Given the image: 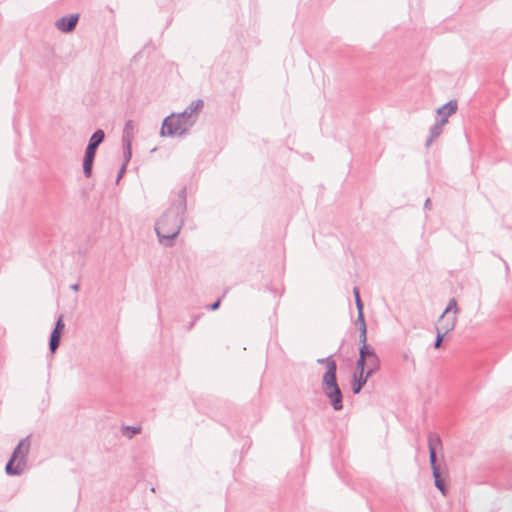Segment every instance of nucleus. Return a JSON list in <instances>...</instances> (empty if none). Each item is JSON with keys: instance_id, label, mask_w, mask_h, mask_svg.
Returning <instances> with one entry per match:
<instances>
[{"instance_id": "nucleus-1", "label": "nucleus", "mask_w": 512, "mask_h": 512, "mask_svg": "<svg viewBox=\"0 0 512 512\" xmlns=\"http://www.w3.org/2000/svg\"><path fill=\"white\" fill-rule=\"evenodd\" d=\"M187 210L186 187L179 190L177 200L173 201L168 209L159 217L155 223V232L159 242L171 247L174 239L179 234L184 224V214Z\"/></svg>"}, {"instance_id": "nucleus-2", "label": "nucleus", "mask_w": 512, "mask_h": 512, "mask_svg": "<svg viewBox=\"0 0 512 512\" xmlns=\"http://www.w3.org/2000/svg\"><path fill=\"white\" fill-rule=\"evenodd\" d=\"M203 106L204 102L198 99L192 101L183 112L167 116L162 123L161 136H182L188 133L196 122V114Z\"/></svg>"}, {"instance_id": "nucleus-3", "label": "nucleus", "mask_w": 512, "mask_h": 512, "mask_svg": "<svg viewBox=\"0 0 512 512\" xmlns=\"http://www.w3.org/2000/svg\"><path fill=\"white\" fill-rule=\"evenodd\" d=\"M30 445V436H27L19 441L5 466V472L7 475L19 476L25 471L27 467Z\"/></svg>"}, {"instance_id": "nucleus-4", "label": "nucleus", "mask_w": 512, "mask_h": 512, "mask_svg": "<svg viewBox=\"0 0 512 512\" xmlns=\"http://www.w3.org/2000/svg\"><path fill=\"white\" fill-rule=\"evenodd\" d=\"M321 389L335 411L343 409V393L337 381V373L325 372L322 376Z\"/></svg>"}, {"instance_id": "nucleus-5", "label": "nucleus", "mask_w": 512, "mask_h": 512, "mask_svg": "<svg viewBox=\"0 0 512 512\" xmlns=\"http://www.w3.org/2000/svg\"><path fill=\"white\" fill-rule=\"evenodd\" d=\"M135 124L132 120H127L124 124L122 134V144L124 150V157L126 162H129L132 156V140L134 138Z\"/></svg>"}, {"instance_id": "nucleus-6", "label": "nucleus", "mask_w": 512, "mask_h": 512, "mask_svg": "<svg viewBox=\"0 0 512 512\" xmlns=\"http://www.w3.org/2000/svg\"><path fill=\"white\" fill-rule=\"evenodd\" d=\"M65 324L63 321V315L60 314L55 322V327L52 330L49 338V349L53 354L58 349L61 341V336L64 330Z\"/></svg>"}, {"instance_id": "nucleus-7", "label": "nucleus", "mask_w": 512, "mask_h": 512, "mask_svg": "<svg viewBox=\"0 0 512 512\" xmlns=\"http://www.w3.org/2000/svg\"><path fill=\"white\" fill-rule=\"evenodd\" d=\"M79 20L78 14H70L59 18L55 22L56 28L64 33H70L74 31Z\"/></svg>"}, {"instance_id": "nucleus-8", "label": "nucleus", "mask_w": 512, "mask_h": 512, "mask_svg": "<svg viewBox=\"0 0 512 512\" xmlns=\"http://www.w3.org/2000/svg\"><path fill=\"white\" fill-rule=\"evenodd\" d=\"M105 139V132L102 129H97L90 137L88 145L85 149V154L96 156L97 148Z\"/></svg>"}, {"instance_id": "nucleus-9", "label": "nucleus", "mask_w": 512, "mask_h": 512, "mask_svg": "<svg viewBox=\"0 0 512 512\" xmlns=\"http://www.w3.org/2000/svg\"><path fill=\"white\" fill-rule=\"evenodd\" d=\"M428 450H429V461L430 463L437 462V448H442V441L440 436L435 432H429L427 436Z\"/></svg>"}, {"instance_id": "nucleus-10", "label": "nucleus", "mask_w": 512, "mask_h": 512, "mask_svg": "<svg viewBox=\"0 0 512 512\" xmlns=\"http://www.w3.org/2000/svg\"><path fill=\"white\" fill-rule=\"evenodd\" d=\"M371 376L365 373H353L351 389L354 394H359Z\"/></svg>"}, {"instance_id": "nucleus-11", "label": "nucleus", "mask_w": 512, "mask_h": 512, "mask_svg": "<svg viewBox=\"0 0 512 512\" xmlns=\"http://www.w3.org/2000/svg\"><path fill=\"white\" fill-rule=\"evenodd\" d=\"M446 124L445 118H439L435 124L430 128V136L426 140L425 146L428 148L435 139H437L443 132L444 125Z\"/></svg>"}, {"instance_id": "nucleus-12", "label": "nucleus", "mask_w": 512, "mask_h": 512, "mask_svg": "<svg viewBox=\"0 0 512 512\" xmlns=\"http://www.w3.org/2000/svg\"><path fill=\"white\" fill-rule=\"evenodd\" d=\"M430 466H431L432 475H433V478H434L435 487L437 489H439L443 495H446L447 488H446V485H445V482H444L443 478L441 477V472H440L439 465L436 462V463H430Z\"/></svg>"}, {"instance_id": "nucleus-13", "label": "nucleus", "mask_w": 512, "mask_h": 512, "mask_svg": "<svg viewBox=\"0 0 512 512\" xmlns=\"http://www.w3.org/2000/svg\"><path fill=\"white\" fill-rule=\"evenodd\" d=\"M457 107H458L457 101L450 100L446 104L439 107L437 109L436 113L440 118H445L446 123H447L449 116H451L452 114H454L456 112Z\"/></svg>"}, {"instance_id": "nucleus-14", "label": "nucleus", "mask_w": 512, "mask_h": 512, "mask_svg": "<svg viewBox=\"0 0 512 512\" xmlns=\"http://www.w3.org/2000/svg\"><path fill=\"white\" fill-rule=\"evenodd\" d=\"M317 363L321 365H325L326 371L330 373H337V363L333 358V355H329L325 358H319L317 359Z\"/></svg>"}, {"instance_id": "nucleus-15", "label": "nucleus", "mask_w": 512, "mask_h": 512, "mask_svg": "<svg viewBox=\"0 0 512 512\" xmlns=\"http://www.w3.org/2000/svg\"><path fill=\"white\" fill-rule=\"evenodd\" d=\"M381 367V361L378 355H374V357L367 359V366H366V374L372 376L374 373H376Z\"/></svg>"}, {"instance_id": "nucleus-16", "label": "nucleus", "mask_w": 512, "mask_h": 512, "mask_svg": "<svg viewBox=\"0 0 512 512\" xmlns=\"http://www.w3.org/2000/svg\"><path fill=\"white\" fill-rule=\"evenodd\" d=\"M94 156L84 154L83 158V174L85 177L89 178L92 175Z\"/></svg>"}, {"instance_id": "nucleus-17", "label": "nucleus", "mask_w": 512, "mask_h": 512, "mask_svg": "<svg viewBox=\"0 0 512 512\" xmlns=\"http://www.w3.org/2000/svg\"><path fill=\"white\" fill-rule=\"evenodd\" d=\"M456 321H457L456 316H451V317L444 316L443 322H440V319L438 320V325L436 326V330L444 331L445 327L451 326V331H452L455 327Z\"/></svg>"}, {"instance_id": "nucleus-18", "label": "nucleus", "mask_w": 512, "mask_h": 512, "mask_svg": "<svg viewBox=\"0 0 512 512\" xmlns=\"http://www.w3.org/2000/svg\"><path fill=\"white\" fill-rule=\"evenodd\" d=\"M458 304H457V301L455 298H451L448 302V305L446 307V309L444 310V312L442 313V315L440 316V322H443L444 321V316H446L449 312L453 311L454 315L453 316H456V314L458 313Z\"/></svg>"}, {"instance_id": "nucleus-19", "label": "nucleus", "mask_w": 512, "mask_h": 512, "mask_svg": "<svg viewBox=\"0 0 512 512\" xmlns=\"http://www.w3.org/2000/svg\"><path fill=\"white\" fill-rule=\"evenodd\" d=\"M376 355L375 349L368 345L367 343H364V345H361L359 348V356L363 357L365 359L374 357Z\"/></svg>"}, {"instance_id": "nucleus-20", "label": "nucleus", "mask_w": 512, "mask_h": 512, "mask_svg": "<svg viewBox=\"0 0 512 512\" xmlns=\"http://www.w3.org/2000/svg\"><path fill=\"white\" fill-rule=\"evenodd\" d=\"M451 331L450 327H445L444 331L436 330V339L434 341V348L439 349L442 345L444 336Z\"/></svg>"}, {"instance_id": "nucleus-21", "label": "nucleus", "mask_w": 512, "mask_h": 512, "mask_svg": "<svg viewBox=\"0 0 512 512\" xmlns=\"http://www.w3.org/2000/svg\"><path fill=\"white\" fill-rule=\"evenodd\" d=\"M363 309L364 308H358L357 309V318H356V325L358 326L359 329H364V326H367L366 325V321H365V317H364V312H363Z\"/></svg>"}, {"instance_id": "nucleus-22", "label": "nucleus", "mask_w": 512, "mask_h": 512, "mask_svg": "<svg viewBox=\"0 0 512 512\" xmlns=\"http://www.w3.org/2000/svg\"><path fill=\"white\" fill-rule=\"evenodd\" d=\"M366 366H367V359L360 357L356 361L355 371L357 373H365L366 372Z\"/></svg>"}, {"instance_id": "nucleus-23", "label": "nucleus", "mask_w": 512, "mask_h": 512, "mask_svg": "<svg viewBox=\"0 0 512 512\" xmlns=\"http://www.w3.org/2000/svg\"><path fill=\"white\" fill-rule=\"evenodd\" d=\"M141 431V427L140 426H124L123 427V434L124 435H127L128 433H130L128 436L129 437H132L133 435H136V434H139Z\"/></svg>"}, {"instance_id": "nucleus-24", "label": "nucleus", "mask_w": 512, "mask_h": 512, "mask_svg": "<svg viewBox=\"0 0 512 512\" xmlns=\"http://www.w3.org/2000/svg\"><path fill=\"white\" fill-rule=\"evenodd\" d=\"M402 360L404 362L410 363L413 368H415V359L412 356L411 352L409 350L404 351L402 353Z\"/></svg>"}, {"instance_id": "nucleus-25", "label": "nucleus", "mask_w": 512, "mask_h": 512, "mask_svg": "<svg viewBox=\"0 0 512 512\" xmlns=\"http://www.w3.org/2000/svg\"><path fill=\"white\" fill-rule=\"evenodd\" d=\"M353 295H354V298H355V304H356V308H364V305H363V302L361 300V297H360V292H359V289L357 287H354L353 288Z\"/></svg>"}, {"instance_id": "nucleus-26", "label": "nucleus", "mask_w": 512, "mask_h": 512, "mask_svg": "<svg viewBox=\"0 0 512 512\" xmlns=\"http://www.w3.org/2000/svg\"><path fill=\"white\" fill-rule=\"evenodd\" d=\"M359 332V342L364 345V343H367V326H364V329H359Z\"/></svg>"}, {"instance_id": "nucleus-27", "label": "nucleus", "mask_w": 512, "mask_h": 512, "mask_svg": "<svg viewBox=\"0 0 512 512\" xmlns=\"http://www.w3.org/2000/svg\"><path fill=\"white\" fill-rule=\"evenodd\" d=\"M129 162H126V158L124 157V162L123 164L121 165L119 171H118V174H117V179L116 181L118 182L120 180V178H122V176L124 175V173L126 172V167H127V164Z\"/></svg>"}, {"instance_id": "nucleus-28", "label": "nucleus", "mask_w": 512, "mask_h": 512, "mask_svg": "<svg viewBox=\"0 0 512 512\" xmlns=\"http://www.w3.org/2000/svg\"><path fill=\"white\" fill-rule=\"evenodd\" d=\"M220 303H221V299L219 298L214 303L208 305L207 309L210 311H216L217 309H219Z\"/></svg>"}, {"instance_id": "nucleus-29", "label": "nucleus", "mask_w": 512, "mask_h": 512, "mask_svg": "<svg viewBox=\"0 0 512 512\" xmlns=\"http://www.w3.org/2000/svg\"><path fill=\"white\" fill-rule=\"evenodd\" d=\"M199 318H200V315H196V316L194 317V319H193V320H192V321L187 325V328H186V329H187V331H190V330L194 327V325H195L196 321H197Z\"/></svg>"}, {"instance_id": "nucleus-30", "label": "nucleus", "mask_w": 512, "mask_h": 512, "mask_svg": "<svg viewBox=\"0 0 512 512\" xmlns=\"http://www.w3.org/2000/svg\"><path fill=\"white\" fill-rule=\"evenodd\" d=\"M424 208H425V209H428V210H429V209H431V200H430V198H427V199L425 200Z\"/></svg>"}, {"instance_id": "nucleus-31", "label": "nucleus", "mask_w": 512, "mask_h": 512, "mask_svg": "<svg viewBox=\"0 0 512 512\" xmlns=\"http://www.w3.org/2000/svg\"><path fill=\"white\" fill-rule=\"evenodd\" d=\"M70 288H71L72 290H74V291H78V290H79V285H78V284H73V285H71V287H70Z\"/></svg>"}]
</instances>
